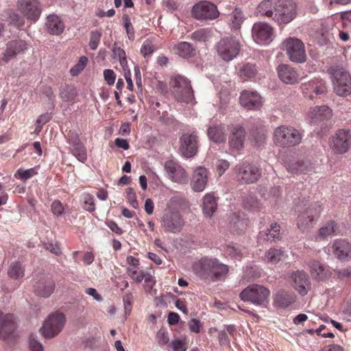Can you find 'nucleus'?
Here are the masks:
<instances>
[{"mask_svg": "<svg viewBox=\"0 0 351 351\" xmlns=\"http://www.w3.org/2000/svg\"><path fill=\"white\" fill-rule=\"evenodd\" d=\"M257 10L261 16L271 19L279 25L289 23L297 15V6L293 0H263Z\"/></svg>", "mask_w": 351, "mask_h": 351, "instance_id": "nucleus-1", "label": "nucleus"}, {"mask_svg": "<svg viewBox=\"0 0 351 351\" xmlns=\"http://www.w3.org/2000/svg\"><path fill=\"white\" fill-rule=\"evenodd\" d=\"M193 271L200 278L213 282L219 280L228 274L229 267L217 258L203 257L193 265Z\"/></svg>", "mask_w": 351, "mask_h": 351, "instance_id": "nucleus-2", "label": "nucleus"}, {"mask_svg": "<svg viewBox=\"0 0 351 351\" xmlns=\"http://www.w3.org/2000/svg\"><path fill=\"white\" fill-rule=\"evenodd\" d=\"M327 73L331 79L334 91L339 96L351 93V75L343 67L332 65L327 69Z\"/></svg>", "mask_w": 351, "mask_h": 351, "instance_id": "nucleus-3", "label": "nucleus"}, {"mask_svg": "<svg viewBox=\"0 0 351 351\" xmlns=\"http://www.w3.org/2000/svg\"><path fill=\"white\" fill-rule=\"evenodd\" d=\"M302 131L288 125L277 127L273 134L275 145L281 147H292L298 145L302 139Z\"/></svg>", "mask_w": 351, "mask_h": 351, "instance_id": "nucleus-4", "label": "nucleus"}, {"mask_svg": "<svg viewBox=\"0 0 351 351\" xmlns=\"http://www.w3.org/2000/svg\"><path fill=\"white\" fill-rule=\"evenodd\" d=\"M323 211L322 204L319 202L313 203L300 211L296 225L298 229L304 232L313 227Z\"/></svg>", "mask_w": 351, "mask_h": 351, "instance_id": "nucleus-5", "label": "nucleus"}, {"mask_svg": "<svg viewBox=\"0 0 351 351\" xmlns=\"http://www.w3.org/2000/svg\"><path fill=\"white\" fill-rule=\"evenodd\" d=\"M170 86L175 98L184 103H192L194 100L193 90L191 82L185 77L176 75L171 77Z\"/></svg>", "mask_w": 351, "mask_h": 351, "instance_id": "nucleus-6", "label": "nucleus"}, {"mask_svg": "<svg viewBox=\"0 0 351 351\" xmlns=\"http://www.w3.org/2000/svg\"><path fill=\"white\" fill-rule=\"evenodd\" d=\"M160 223L165 232L176 234L182 231L185 221L180 211L169 208L165 210Z\"/></svg>", "mask_w": 351, "mask_h": 351, "instance_id": "nucleus-7", "label": "nucleus"}, {"mask_svg": "<svg viewBox=\"0 0 351 351\" xmlns=\"http://www.w3.org/2000/svg\"><path fill=\"white\" fill-rule=\"evenodd\" d=\"M235 176L241 184L256 182L261 176V169L255 164L243 162L234 167Z\"/></svg>", "mask_w": 351, "mask_h": 351, "instance_id": "nucleus-8", "label": "nucleus"}, {"mask_svg": "<svg viewBox=\"0 0 351 351\" xmlns=\"http://www.w3.org/2000/svg\"><path fill=\"white\" fill-rule=\"evenodd\" d=\"M270 291L266 287L253 284L240 293V298L244 302H250L255 305H262L267 300Z\"/></svg>", "mask_w": 351, "mask_h": 351, "instance_id": "nucleus-9", "label": "nucleus"}, {"mask_svg": "<svg viewBox=\"0 0 351 351\" xmlns=\"http://www.w3.org/2000/svg\"><path fill=\"white\" fill-rule=\"evenodd\" d=\"M284 49L289 59L295 63H303L306 60L303 42L296 38H288L283 42Z\"/></svg>", "mask_w": 351, "mask_h": 351, "instance_id": "nucleus-10", "label": "nucleus"}, {"mask_svg": "<svg viewBox=\"0 0 351 351\" xmlns=\"http://www.w3.org/2000/svg\"><path fill=\"white\" fill-rule=\"evenodd\" d=\"M329 145L335 154H342L347 152L351 146V131L346 129L338 130L330 137Z\"/></svg>", "mask_w": 351, "mask_h": 351, "instance_id": "nucleus-11", "label": "nucleus"}, {"mask_svg": "<svg viewBox=\"0 0 351 351\" xmlns=\"http://www.w3.org/2000/svg\"><path fill=\"white\" fill-rule=\"evenodd\" d=\"M65 321V316L62 313H56L49 315L40 328L42 335L45 338L55 337L62 330Z\"/></svg>", "mask_w": 351, "mask_h": 351, "instance_id": "nucleus-12", "label": "nucleus"}, {"mask_svg": "<svg viewBox=\"0 0 351 351\" xmlns=\"http://www.w3.org/2000/svg\"><path fill=\"white\" fill-rule=\"evenodd\" d=\"M240 43L235 38L228 37L221 39L217 45L218 55L225 61L234 59L240 51Z\"/></svg>", "mask_w": 351, "mask_h": 351, "instance_id": "nucleus-13", "label": "nucleus"}, {"mask_svg": "<svg viewBox=\"0 0 351 351\" xmlns=\"http://www.w3.org/2000/svg\"><path fill=\"white\" fill-rule=\"evenodd\" d=\"M191 14L198 20H214L219 15L217 6L208 1H202L195 3L193 6Z\"/></svg>", "mask_w": 351, "mask_h": 351, "instance_id": "nucleus-14", "label": "nucleus"}, {"mask_svg": "<svg viewBox=\"0 0 351 351\" xmlns=\"http://www.w3.org/2000/svg\"><path fill=\"white\" fill-rule=\"evenodd\" d=\"M16 7L25 19L33 22H36L42 13L38 0H17Z\"/></svg>", "mask_w": 351, "mask_h": 351, "instance_id": "nucleus-15", "label": "nucleus"}, {"mask_svg": "<svg viewBox=\"0 0 351 351\" xmlns=\"http://www.w3.org/2000/svg\"><path fill=\"white\" fill-rule=\"evenodd\" d=\"M252 38L260 45L270 43L274 37V28L267 23L258 22L254 24L252 29Z\"/></svg>", "mask_w": 351, "mask_h": 351, "instance_id": "nucleus-16", "label": "nucleus"}, {"mask_svg": "<svg viewBox=\"0 0 351 351\" xmlns=\"http://www.w3.org/2000/svg\"><path fill=\"white\" fill-rule=\"evenodd\" d=\"M332 117V110L327 106H316L311 107L307 112V118L310 123L315 125H326Z\"/></svg>", "mask_w": 351, "mask_h": 351, "instance_id": "nucleus-17", "label": "nucleus"}, {"mask_svg": "<svg viewBox=\"0 0 351 351\" xmlns=\"http://www.w3.org/2000/svg\"><path fill=\"white\" fill-rule=\"evenodd\" d=\"M180 151L185 158L194 156L198 149L197 136L195 133L184 134L180 138Z\"/></svg>", "mask_w": 351, "mask_h": 351, "instance_id": "nucleus-18", "label": "nucleus"}, {"mask_svg": "<svg viewBox=\"0 0 351 351\" xmlns=\"http://www.w3.org/2000/svg\"><path fill=\"white\" fill-rule=\"evenodd\" d=\"M302 94L304 97L313 99L317 95L326 91L325 82L320 78H315L301 85Z\"/></svg>", "mask_w": 351, "mask_h": 351, "instance_id": "nucleus-19", "label": "nucleus"}, {"mask_svg": "<svg viewBox=\"0 0 351 351\" xmlns=\"http://www.w3.org/2000/svg\"><path fill=\"white\" fill-rule=\"evenodd\" d=\"M165 169L169 178L176 182L185 183L188 180L186 170L176 161L169 160L165 163Z\"/></svg>", "mask_w": 351, "mask_h": 351, "instance_id": "nucleus-20", "label": "nucleus"}, {"mask_svg": "<svg viewBox=\"0 0 351 351\" xmlns=\"http://www.w3.org/2000/svg\"><path fill=\"white\" fill-rule=\"evenodd\" d=\"M277 72L280 80L287 84H297L302 78L300 72L289 64H280L277 68Z\"/></svg>", "mask_w": 351, "mask_h": 351, "instance_id": "nucleus-21", "label": "nucleus"}, {"mask_svg": "<svg viewBox=\"0 0 351 351\" xmlns=\"http://www.w3.org/2000/svg\"><path fill=\"white\" fill-rule=\"evenodd\" d=\"M16 328L15 317L11 313L0 311V339H8Z\"/></svg>", "mask_w": 351, "mask_h": 351, "instance_id": "nucleus-22", "label": "nucleus"}, {"mask_svg": "<svg viewBox=\"0 0 351 351\" xmlns=\"http://www.w3.org/2000/svg\"><path fill=\"white\" fill-rule=\"evenodd\" d=\"M287 171L293 174H308L315 170V165L308 159L292 160L287 163Z\"/></svg>", "mask_w": 351, "mask_h": 351, "instance_id": "nucleus-23", "label": "nucleus"}, {"mask_svg": "<svg viewBox=\"0 0 351 351\" xmlns=\"http://www.w3.org/2000/svg\"><path fill=\"white\" fill-rule=\"evenodd\" d=\"M239 100L241 105L248 110H258L263 104L261 97L256 91L243 90Z\"/></svg>", "mask_w": 351, "mask_h": 351, "instance_id": "nucleus-24", "label": "nucleus"}, {"mask_svg": "<svg viewBox=\"0 0 351 351\" xmlns=\"http://www.w3.org/2000/svg\"><path fill=\"white\" fill-rule=\"evenodd\" d=\"M332 252L340 261H348L351 259V243L345 239H336L333 241Z\"/></svg>", "mask_w": 351, "mask_h": 351, "instance_id": "nucleus-25", "label": "nucleus"}, {"mask_svg": "<svg viewBox=\"0 0 351 351\" xmlns=\"http://www.w3.org/2000/svg\"><path fill=\"white\" fill-rule=\"evenodd\" d=\"M27 48V45L24 40H11L7 44L6 49L3 53L2 60L7 63L17 54L23 52Z\"/></svg>", "mask_w": 351, "mask_h": 351, "instance_id": "nucleus-26", "label": "nucleus"}, {"mask_svg": "<svg viewBox=\"0 0 351 351\" xmlns=\"http://www.w3.org/2000/svg\"><path fill=\"white\" fill-rule=\"evenodd\" d=\"M245 138V131L240 125H233L230 129L229 137L230 147L235 150H240L243 147Z\"/></svg>", "mask_w": 351, "mask_h": 351, "instance_id": "nucleus-27", "label": "nucleus"}, {"mask_svg": "<svg viewBox=\"0 0 351 351\" xmlns=\"http://www.w3.org/2000/svg\"><path fill=\"white\" fill-rule=\"evenodd\" d=\"M340 232L339 226L334 220H330L324 223L315 235L316 241L328 239L329 237L337 235Z\"/></svg>", "mask_w": 351, "mask_h": 351, "instance_id": "nucleus-28", "label": "nucleus"}, {"mask_svg": "<svg viewBox=\"0 0 351 351\" xmlns=\"http://www.w3.org/2000/svg\"><path fill=\"white\" fill-rule=\"evenodd\" d=\"M45 27L47 32L54 36L61 34L65 28L62 19L56 14H49L45 19Z\"/></svg>", "mask_w": 351, "mask_h": 351, "instance_id": "nucleus-29", "label": "nucleus"}, {"mask_svg": "<svg viewBox=\"0 0 351 351\" xmlns=\"http://www.w3.org/2000/svg\"><path fill=\"white\" fill-rule=\"evenodd\" d=\"M208 171L202 167H197L193 175L191 185L193 191L201 192L204 191L207 184Z\"/></svg>", "mask_w": 351, "mask_h": 351, "instance_id": "nucleus-30", "label": "nucleus"}, {"mask_svg": "<svg viewBox=\"0 0 351 351\" xmlns=\"http://www.w3.org/2000/svg\"><path fill=\"white\" fill-rule=\"evenodd\" d=\"M68 143L72 146L71 153L79 161L84 162L87 160L86 149L81 142L79 136L77 135L73 136H69Z\"/></svg>", "mask_w": 351, "mask_h": 351, "instance_id": "nucleus-31", "label": "nucleus"}, {"mask_svg": "<svg viewBox=\"0 0 351 351\" xmlns=\"http://www.w3.org/2000/svg\"><path fill=\"white\" fill-rule=\"evenodd\" d=\"M310 272L312 277L319 280H326L331 276L328 268L317 261H311L308 263Z\"/></svg>", "mask_w": 351, "mask_h": 351, "instance_id": "nucleus-32", "label": "nucleus"}, {"mask_svg": "<svg viewBox=\"0 0 351 351\" xmlns=\"http://www.w3.org/2000/svg\"><path fill=\"white\" fill-rule=\"evenodd\" d=\"M294 287L298 293L304 295L308 293L310 281L308 274L303 271H297L293 274Z\"/></svg>", "mask_w": 351, "mask_h": 351, "instance_id": "nucleus-33", "label": "nucleus"}, {"mask_svg": "<svg viewBox=\"0 0 351 351\" xmlns=\"http://www.w3.org/2000/svg\"><path fill=\"white\" fill-rule=\"evenodd\" d=\"M34 287V292L36 295L43 298H48L54 291L55 282L53 280L50 278L43 279L38 281Z\"/></svg>", "mask_w": 351, "mask_h": 351, "instance_id": "nucleus-34", "label": "nucleus"}, {"mask_svg": "<svg viewBox=\"0 0 351 351\" xmlns=\"http://www.w3.org/2000/svg\"><path fill=\"white\" fill-rule=\"evenodd\" d=\"M295 295L291 291L285 290L278 291L274 295V303L275 305L286 308L295 302Z\"/></svg>", "mask_w": 351, "mask_h": 351, "instance_id": "nucleus-35", "label": "nucleus"}, {"mask_svg": "<svg viewBox=\"0 0 351 351\" xmlns=\"http://www.w3.org/2000/svg\"><path fill=\"white\" fill-rule=\"evenodd\" d=\"M217 208V199L213 193H207L203 198L202 212L207 217H211Z\"/></svg>", "mask_w": 351, "mask_h": 351, "instance_id": "nucleus-36", "label": "nucleus"}, {"mask_svg": "<svg viewBox=\"0 0 351 351\" xmlns=\"http://www.w3.org/2000/svg\"><path fill=\"white\" fill-rule=\"evenodd\" d=\"M207 134L209 138L215 143H223L226 141V129L223 125H213L209 127Z\"/></svg>", "mask_w": 351, "mask_h": 351, "instance_id": "nucleus-37", "label": "nucleus"}, {"mask_svg": "<svg viewBox=\"0 0 351 351\" xmlns=\"http://www.w3.org/2000/svg\"><path fill=\"white\" fill-rule=\"evenodd\" d=\"M245 19V15L239 8H235L228 16V22L232 29H240L242 23Z\"/></svg>", "mask_w": 351, "mask_h": 351, "instance_id": "nucleus-38", "label": "nucleus"}, {"mask_svg": "<svg viewBox=\"0 0 351 351\" xmlns=\"http://www.w3.org/2000/svg\"><path fill=\"white\" fill-rule=\"evenodd\" d=\"M230 223L232 231L234 233L239 234L246 229L248 221L245 218H240L239 216L233 214L231 216Z\"/></svg>", "mask_w": 351, "mask_h": 351, "instance_id": "nucleus-39", "label": "nucleus"}, {"mask_svg": "<svg viewBox=\"0 0 351 351\" xmlns=\"http://www.w3.org/2000/svg\"><path fill=\"white\" fill-rule=\"evenodd\" d=\"M8 20L10 25H14L16 28H21L25 25V18L21 16L16 10L9 9L6 11Z\"/></svg>", "mask_w": 351, "mask_h": 351, "instance_id": "nucleus-40", "label": "nucleus"}, {"mask_svg": "<svg viewBox=\"0 0 351 351\" xmlns=\"http://www.w3.org/2000/svg\"><path fill=\"white\" fill-rule=\"evenodd\" d=\"M284 256L281 249L270 248L265 254L264 261L271 264H277Z\"/></svg>", "mask_w": 351, "mask_h": 351, "instance_id": "nucleus-41", "label": "nucleus"}, {"mask_svg": "<svg viewBox=\"0 0 351 351\" xmlns=\"http://www.w3.org/2000/svg\"><path fill=\"white\" fill-rule=\"evenodd\" d=\"M256 73L257 70L255 65L250 63L244 64L239 72L240 77L243 81H247L254 78L256 75Z\"/></svg>", "mask_w": 351, "mask_h": 351, "instance_id": "nucleus-42", "label": "nucleus"}, {"mask_svg": "<svg viewBox=\"0 0 351 351\" xmlns=\"http://www.w3.org/2000/svg\"><path fill=\"white\" fill-rule=\"evenodd\" d=\"M25 269L19 262H13L9 267L8 274L10 278L20 279L24 276Z\"/></svg>", "mask_w": 351, "mask_h": 351, "instance_id": "nucleus-43", "label": "nucleus"}, {"mask_svg": "<svg viewBox=\"0 0 351 351\" xmlns=\"http://www.w3.org/2000/svg\"><path fill=\"white\" fill-rule=\"evenodd\" d=\"M77 95V92L73 85H66L61 88L60 92V97L64 101H72Z\"/></svg>", "mask_w": 351, "mask_h": 351, "instance_id": "nucleus-44", "label": "nucleus"}, {"mask_svg": "<svg viewBox=\"0 0 351 351\" xmlns=\"http://www.w3.org/2000/svg\"><path fill=\"white\" fill-rule=\"evenodd\" d=\"M176 53L180 57L184 58H190L193 52V49L191 44L186 42H181L178 43L174 48Z\"/></svg>", "mask_w": 351, "mask_h": 351, "instance_id": "nucleus-45", "label": "nucleus"}, {"mask_svg": "<svg viewBox=\"0 0 351 351\" xmlns=\"http://www.w3.org/2000/svg\"><path fill=\"white\" fill-rule=\"evenodd\" d=\"M126 271L128 276L137 283H141L145 278L143 276L145 271L140 269L138 267H127Z\"/></svg>", "mask_w": 351, "mask_h": 351, "instance_id": "nucleus-46", "label": "nucleus"}, {"mask_svg": "<svg viewBox=\"0 0 351 351\" xmlns=\"http://www.w3.org/2000/svg\"><path fill=\"white\" fill-rule=\"evenodd\" d=\"M82 200L84 210L90 213L95 210V202L93 195L90 193H84L82 195Z\"/></svg>", "mask_w": 351, "mask_h": 351, "instance_id": "nucleus-47", "label": "nucleus"}, {"mask_svg": "<svg viewBox=\"0 0 351 351\" xmlns=\"http://www.w3.org/2000/svg\"><path fill=\"white\" fill-rule=\"evenodd\" d=\"M36 174L37 171L35 170L34 168H31L26 170H24L23 169H19L16 171L14 177L23 180H27Z\"/></svg>", "mask_w": 351, "mask_h": 351, "instance_id": "nucleus-48", "label": "nucleus"}, {"mask_svg": "<svg viewBox=\"0 0 351 351\" xmlns=\"http://www.w3.org/2000/svg\"><path fill=\"white\" fill-rule=\"evenodd\" d=\"M87 62H88V58L86 57H85V56L80 57L78 62L71 69V70H70L71 74L73 76L77 75L85 68Z\"/></svg>", "mask_w": 351, "mask_h": 351, "instance_id": "nucleus-49", "label": "nucleus"}, {"mask_svg": "<svg viewBox=\"0 0 351 351\" xmlns=\"http://www.w3.org/2000/svg\"><path fill=\"white\" fill-rule=\"evenodd\" d=\"M123 21L128 38L133 40L135 37V33L130 18L128 15H124L123 16Z\"/></svg>", "mask_w": 351, "mask_h": 351, "instance_id": "nucleus-50", "label": "nucleus"}, {"mask_svg": "<svg viewBox=\"0 0 351 351\" xmlns=\"http://www.w3.org/2000/svg\"><path fill=\"white\" fill-rule=\"evenodd\" d=\"M155 49L156 47L152 41L147 40L143 43L141 48V53L145 58H147L151 56Z\"/></svg>", "mask_w": 351, "mask_h": 351, "instance_id": "nucleus-51", "label": "nucleus"}, {"mask_svg": "<svg viewBox=\"0 0 351 351\" xmlns=\"http://www.w3.org/2000/svg\"><path fill=\"white\" fill-rule=\"evenodd\" d=\"M168 348H171L173 351H186L187 344L184 340L176 339L168 345Z\"/></svg>", "mask_w": 351, "mask_h": 351, "instance_id": "nucleus-52", "label": "nucleus"}, {"mask_svg": "<svg viewBox=\"0 0 351 351\" xmlns=\"http://www.w3.org/2000/svg\"><path fill=\"white\" fill-rule=\"evenodd\" d=\"M260 276L259 271H258L256 268L247 267L244 272L243 279L246 280V281H250L260 277Z\"/></svg>", "mask_w": 351, "mask_h": 351, "instance_id": "nucleus-53", "label": "nucleus"}, {"mask_svg": "<svg viewBox=\"0 0 351 351\" xmlns=\"http://www.w3.org/2000/svg\"><path fill=\"white\" fill-rule=\"evenodd\" d=\"M280 225L277 223H271L270 226V229H269L268 233H266L267 239H269V236L274 239H280Z\"/></svg>", "mask_w": 351, "mask_h": 351, "instance_id": "nucleus-54", "label": "nucleus"}, {"mask_svg": "<svg viewBox=\"0 0 351 351\" xmlns=\"http://www.w3.org/2000/svg\"><path fill=\"white\" fill-rule=\"evenodd\" d=\"M101 34L98 31L92 32L90 34V39L89 46L91 49L95 50L100 42Z\"/></svg>", "mask_w": 351, "mask_h": 351, "instance_id": "nucleus-55", "label": "nucleus"}, {"mask_svg": "<svg viewBox=\"0 0 351 351\" xmlns=\"http://www.w3.org/2000/svg\"><path fill=\"white\" fill-rule=\"evenodd\" d=\"M209 32L206 29H201L192 34V38L197 41H206L208 37Z\"/></svg>", "mask_w": 351, "mask_h": 351, "instance_id": "nucleus-56", "label": "nucleus"}, {"mask_svg": "<svg viewBox=\"0 0 351 351\" xmlns=\"http://www.w3.org/2000/svg\"><path fill=\"white\" fill-rule=\"evenodd\" d=\"M51 210L54 215L59 217L64 213V206L60 200H55L51 204Z\"/></svg>", "mask_w": 351, "mask_h": 351, "instance_id": "nucleus-57", "label": "nucleus"}, {"mask_svg": "<svg viewBox=\"0 0 351 351\" xmlns=\"http://www.w3.org/2000/svg\"><path fill=\"white\" fill-rule=\"evenodd\" d=\"M104 77L107 84L112 86L115 82L116 74L112 69H105L104 71Z\"/></svg>", "mask_w": 351, "mask_h": 351, "instance_id": "nucleus-58", "label": "nucleus"}, {"mask_svg": "<svg viewBox=\"0 0 351 351\" xmlns=\"http://www.w3.org/2000/svg\"><path fill=\"white\" fill-rule=\"evenodd\" d=\"M157 338L158 343L161 346H165L169 343V335L165 329H160L157 333Z\"/></svg>", "mask_w": 351, "mask_h": 351, "instance_id": "nucleus-59", "label": "nucleus"}, {"mask_svg": "<svg viewBox=\"0 0 351 351\" xmlns=\"http://www.w3.org/2000/svg\"><path fill=\"white\" fill-rule=\"evenodd\" d=\"M127 193V197L130 203V204L132 206L133 208H136L138 206V203L136 200V193L132 188L127 189L126 191Z\"/></svg>", "mask_w": 351, "mask_h": 351, "instance_id": "nucleus-60", "label": "nucleus"}, {"mask_svg": "<svg viewBox=\"0 0 351 351\" xmlns=\"http://www.w3.org/2000/svg\"><path fill=\"white\" fill-rule=\"evenodd\" d=\"M218 341L221 346L230 347V339L226 331H219L218 333Z\"/></svg>", "mask_w": 351, "mask_h": 351, "instance_id": "nucleus-61", "label": "nucleus"}, {"mask_svg": "<svg viewBox=\"0 0 351 351\" xmlns=\"http://www.w3.org/2000/svg\"><path fill=\"white\" fill-rule=\"evenodd\" d=\"M132 294L126 293L123 298L124 308L126 314H130L132 311Z\"/></svg>", "mask_w": 351, "mask_h": 351, "instance_id": "nucleus-62", "label": "nucleus"}, {"mask_svg": "<svg viewBox=\"0 0 351 351\" xmlns=\"http://www.w3.org/2000/svg\"><path fill=\"white\" fill-rule=\"evenodd\" d=\"M45 248L51 253L59 256L62 254V250L58 243H47L45 244Z\"/></svg>", "mask_w": 351, "mask_h": 351, "instance_id": "nucleus-63", "label": "nucleus"}, {"mask_svg": "<svg viewBox=\"0 0 351 351\" xmlns=\"http://www.w3.org/2000/svg\"><path fill=\"white\" fill-rule=\"evenodd\" d=\"M29 348L31 351H43V347L32 336L29 338Z\"/></svg>", "mask_w": 351, "mask_h": 351, "instance_id": "nucleus-64", "label": "nucleus"}]
</instances>
